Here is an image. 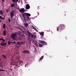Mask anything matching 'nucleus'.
<instances>
[{
  "label": "nucleus",
  "mask_w": 76,
  "mask_h": 76,
  "mask_svg": "<svg viewBox=\"0 0 76 76\" xmlns=\"http://www.w3.org/2000/svg\"><path fill=\"white\" fill-rule=\"evenodd\" d=\"M23 63L22 61H18L17 63L16 64V62H15V61H12V62H10V64L11 65H12L13 66H14V65H15V66H19L20 64H21Z\"/></svg>",
  "instance_id": "obj_1"
},
{
  "label": "nucleus",
  "mask_w": 76,
  "mask_h": 76,
  "mask_svg": "<svg viewBox=\"0 0 76 76\" xmlns=\"http://www.w3.org/2000/svg\"><path fill=\"white\" fill-rule=\"evenodd\" d=\"M65 26L62 24H61L59 26V27H57V31H59V32H61L62 31L63 29H64V28H65Z\"/></svg>",
  "instance_id": "obj_2"
},
{
  "label": "nucleus",
  "mask_w": 76,
  "mask_h": 76,
  "mask_svg": "<svg viewBox=\"0 0 76 76\" xmlns=\"http://www.w3.org/2000/svg\"><path fill=\"white\" fill-rule=\"evenodd\" d=\"M22 16L24 20L26 21V16H28V17H30L31 16V14L28 13H24L22 14Z\"/></svg>",
  "instance_id": "obj_3"
},
{
  "label": "nucleus",
  "mask_w": 76,
  "mask_h": 76,
  "mask_svg": "<svg viewBox=\"0 0 76 76\" xmlns=\"http://www.w3.org/2000/svg\"><path fill=\"white\" fill-rule=\"evenodd\" d=\"M16 44L15 45V46L17 47V48H19V47L20 45H23V44H25V43L23 42H16Z\"/></svg>",
  "instance_id": "obj_4"
},
{
  "label": "nucleus",
  "mask_w": 76,
  "mask_h": 76,
  "mask_svg": "<svg viewBox=\"0 0 76 76\" xmlns=\"http://www.w3.org/2000/svg\"><path fill=\"white\" fill-rule=\"evenodd\" d=\"M11 38L12 39H15L17 38V32H15L11 35Z\"/></svg>",
  "instance_id": "obj_5"
},
{
  "label": "nucleus",
  "mask_w": 76,
  "mask_h": 76,
  "mask_svg": "<svg viewBox=\"0 0 76 76\" xmlns=\"http://www.w3.org/2000/svg\"><path fill=\"white\" fill-rule=\"evenodd\" d=\"M27 33L28 34H29V35L31 36V38H33V39H35L36 38L37 36L36 35H34L31 33V32H29V31H27Z\"/></svg>",
  "instance_id": "obj_6"
},
{
  "label": "nucleus",
  "mask_w": 76,
  "mask_h": 76,
  "mask_svg": "<svg viewBox=\"0 0 76 76\" xmlns=\"http://www.w3.org/2000/svg\"><path fill=\"white\" fill-rule=\"evenodd\" d=\"M39 42H40L43 45H47V43L44 41L39 40Z\"/></svg>",
  "instance_id": "obj_7"
},
{
  "label": "nucleus",
  "mask_w": 76,
  "mask_h": 76,
  "mask_svg": "<svg viewBox=\"0 0 76 76\" xmlns=\"http://www.w3.org/2000/svg\"><path fill=\"white\" fill-rule=\"evenodd\" d=\"M18 36L19 38H21L22 37L23 34L21 32L18 31Z\"/></svg>",
  "instance_id": "obj_8"
},
{
  "label": "nucleus",
  "mask_w": 76,
  "mask_h": 76,
  "mask_svg": "<svg viewBox=\"0 0 76 76\" xmlns=\"http://www.w3.org/2000/svg\"><path fill=\"white\" fill-rule=\"evenodd\" d=\"M15 11L12 10L11 12V18H13L15 16Z\"/></svg>",
  "instance_id": "obj_9"
},
{
  "label": "nucleus",
  "mask_w": 76,
  "mask_h": 76,
  "mask_svg": "<svg viewBox=\"0 0 76 76\" xmlns=\"http://www.w3.org/2000/svg\"><path fill=\"white\" fill-rule=\"evenodd\" d=\"M23 53H26V54H29V51L28 50H26L22 52Z\"/></svg>",
  "instance_id": "obj_10"
},
{
  "label": "nucleus",
  "mask_w": 76,
  "mask_h": 76,
  "mask_svg": "<svg viewBox=\"0 0 76 76\" xmlns=\"http://www.w3.org/2000/svg\"><path fill=\"white\" fill-rule=\"evenodd\" d=\"M6 42H5V43H1L0 44V45H1L2 46H6Z\"/></svg>",
  "instance_id": "obj_11"
},
{
  "label": "nucleus",
  "mask_w": 76,
  "mask_h": 76,
  "mask_svg": "<svg viewBox=\"0 0 76 76\" xmlns=\"http://www.w3.org/2000/svg\"><path fill=\"white\" fill-rule=\"evenodd\" d=\"M19 11L21 13L22 12H25V9L24 8H21V9L19 10Z\"/></svg>",
  "instance_id": "obj_12"
},
{
  "label": "nucleus",
  "mask_w": 76,
  "mask_h": 76,
  "mask_svg": "<svg viewBox=\"0 0 76 76\" xmlns=\"http://www.w3.org/2000/svg\"><path fill=\"white\" fill-rule=\"evenodd\" d=\"M26 9L28 10L30 9V6L29 4H27L26 6Z\"/></svg>",
  "instance_id": "obj_13"
},
{
  "label": "nucleus",
  "mask_w": 76,
  "mask_h": 76,
  "mask_svg": "<svg viewBox=\"0 0 76 76\" xmlns=\"http://www.w3.org/2000/svg\"><path fill=\"white\" fill-rule=\"evenodd\" d=\"M18 28L20 30V31H23V30H22V28H23V26H20L18 27Z\"/></svg>",
  "instance_id": "obj_14"
},
{
  "label": "nucleus",
  "mask_w": 76,
  "mask_h": 76,
  "mask_svg": "<svg viewBox=\"0 0 76 76\" xmlns=\"http://www.w3.org/2000/svg\"><path fill=\"white\" fill-rule=\"evenodd\" d=\"M38 45H39V47H40L41 48H42V47H43V45H42V44H41V43L39 42L38 43Z\"/></svg>",
  "instance_id": "obj_15"
},
{
  "label": "nucleus",
  "mask_w": 76,
  "mask_h": 76,
  "mask_svg": "<svg viewBox=\"0 0 76 76\" xmlns=\"http://www.w3.org/2000/svg\"><path fill=\"white\" fill-rule=\"evenodd\" d=\"M39 33L41 36H42V37H43L44 35V32L42 31L41 32H39Z\"/></svg>",
  "instance_id": "obj_16"
},
{
  "label": "nucleus",
  "mask_w": 76,
  "mask_h": 76,
  "mask_svg": "<svg viewBox=\"0 0 76 76\" xmlns=\"http://www.w3.org/2000/svg\"><path fill=\"white\" fill-rule=\"evenodd\" d=\"M18 0H12L13 3H17V2H18Z\"/></svg>",
  "instance_id": "obj_17"
},
{
  "label": "nucleus",
  "mask_w": 76,
  "mask_h": 76,
  "mask_svg": "<svg viewBox=\"0 0 76 76\" xmlns=\"http://www.w3.org/2000/svg\"><path fill=\"white\" fill-rule=\"evenodd\" d=\"M3 33L4 36H6V31L4 30L3 31Z\"/></svg>",
  "instance_id": "obj_18"
},
{
  "label": "nucleus",
  "mask_w": 76,
  "mask_h": 76,
  "mask_svg": "<svg viewBox=\"0 0 76 76\" xmlns=\"http://www.w3.org/2000/svg\"><path fill=\"white\" fill-rule=\"evenodd\" d=\"M23 25L26 26V27H27L28 26V23H23Z\"/></svg>",
  "instance_id": "obj_19"
},
{
  "label": "nucleus",
  "mask_w": 76,
  "mask_h": 76,
  "mask_svg": "<svg viewBox=\"0 0 76 76\" xmlns=\"http://www.w3.org/2000/svg\"><path fill=\"white\" fill-rule=\"evenodd\" d=\"M2 56L4 59H6L7 58V57L4 55H2Z\"/></svg>",
  "instance_id": "obj_20"
},
{
  "label": "nucleus",
  "mask_w": 76,
  "mask_h": 76,
  "mask_svg": "<svg viewBox=\"0 0 76 76\" xmlns=\"http://www.w3.org/2000/svg\"><path fill=\"white\" fill-rule=\"evenodd\" d=\"M15 4H11V7H15Z\"/></svg>",
  "instance_id": "obj_21"
},
{
  "label": "nucleus",
  "mask_w": 76,
  "mask_h": 76,
  "mask_svg": "<svg viewBox=\"0 0 76 76\" xmlns=\"http://www.w3.org/2000/svg\"><path fill=\"white\" fill-rule=\"evenodd\" d=\"M0 19H2V20H4L5 19L4 18H3L0 15Z\"/></svg>",
  "instance_id": "obj_22"
},
{
  "label": "nucleus",
  "mask_w": 76,
  "mask_h": 76,
  "mask_svg": "<svg viewBox=\"0 0 76 76\" xmlns=\"http://www.w3.org/2000/svg\"><path fill=\"white\" fill-rule=\"evenodd\" d=\"M3 28H4V29H5V28H6V25L5 24H3Z\"/></svg>",
  "instance_id": "obj_23"
},
{
  "label": "nucleus",
  "mask_w": 76,
  "mask_h": 76,
  "mask_svg": "<svg viewBox=\"0 0 76 76\" xmlns=\"http://www.w3.org/2000/svg\"><path fill=\"white\" fill-rule=\"evenodd\" d=\"M43 58H44V56H42L41 58L39 59V60H42V59H43Z\"/></svg>",
  "instance_id": "obj_24"
},
{
  "label": "nucleus",
  "mask_w": 76,
  "mask_h": 76,
  "mask_svg": "<svg viewBox=\"0 0 76 76\" xmlns=\"http://www.w3.org/2000/svg\"><path fill=\"white\" fill-rule=\"evenodd\" d=\"M5 71V70L3 69H0V72H4Z\"/></svg>",
  "instance_id": "obj_25"
},
{
  "label": "nucleus",
  "mask_w": 76,
  "mask_h": 76,
  "mask_svg": "<svg viewBox=\"0 0 76 76\" xmlns=\"http://www.w3.org/2000/svg\"><path fill=\"white\" fill-rule=\"evenodd\" d=\"M8 45H10L11 44V42H10V41H8Z\"/></svg>",
  "instance_id": "obj_26"
},
{
  "label": "nucleus",
  "mask_w": 76,
  "mask_h": 76,
  "mask_svg": "<svg viewBox=\"0 0 76 76\" xmlns=\"http://www.w3.org/2000/svg\"><path fill=\"white\" fill-rule=\"evenodd\" d=\"M25 21L26 22V21H25V20H23V23H25Z\"/></svg>",
  "instance_id": "obj_27"
},
{
  "label": "nucleus",
  "mask_w": 76,
  "mask_h": 76,
  "mask_svg": "<svg viewBox=\"0 0 76 76\" xmlns=\"http://www.w3.org/2000/svg\"><path fill=\"white\" fill-rule=\"evenodd\" d=\"M0 14H1V15H3V12H2V10H0Z\"/></svg>",
  "instance_id": "obj_28"
},
{
  "label": "nucleus",
  "mask_w": 76,
  "mask_h": 76,
  "mask_svg": "<svg viewBox=\"0 0 76 76\" xmlns=\"http://www.w3.org/2000/svg\"><path fill=\"white\" fill-rule=\"evenodd\" d=\"M2 40L3 42H5V40L3 39H2Z\"/></svg>",
  "instance_id": "obj_29"
},
{
  "label": "nucleus",
  "mask_w": 76,
  "mask_h": 76,
  "mask_svg": "<svg viewBox=\"0 0 76 76\" xmlns=\"http://www.w3.org/2000/svg\"><path fill=\"white\" fill-rule=\"evenodd\" d=\"M6 12L7 13H8V12H9V9H7L6 10Z\"/></svg>",
  "instance_id": "obj_30"
},
{
  "label": "nucleus",
  "mask_w": 76,
  "mask_h": 76,
  "mask_svg": "<svg viewBox=\"0 0 76 76\" xmlns=\"http://www.w3.org/2000/svg\"><path fill=\"white\" fill-rule=\"evenodd\" d=\"M8 20L9 21V22H10L11 20L10 19V18H8Z\"/></svg>",
  "instance_id": "obj_31"
},
{
  "label": "nucleus",
  "mask_w": 76,
  "mask_h": 76,
  "mask_svg": "<svg viewBox=\"0 0 76 76\" xmlns=\"http://www.w3.org/2000/svg\"><path fill=\"white\" fill-rule=\"evenodd\" d=\"M11 19L12 20H14V18H13V17H11Z\"/></svg>",
  "instance_id": "obj_32"
},
{
  "label": "nucleus",
  "mask_w": 76,
  "mask_h": 76,
  "mask_svg": "<svg viewBox=\"0 0 76 76\" xmlns=\"http://www.w3.org/2000/svg\"><path fill=\"white\" fill-rule=\"evenodd\" d=\"M33 42H36V41L34 39V40H33Z\"/></svg>",
  "instance_id": "obj_33"
},
{
  "label": "nucleus",
  "mask_w": 76,
  "mask_h": 76,
  "mask_svg": "<svg viewBox=\"0 0 76 76\" xmlns=\"http://www.w3.org/2000/svg\"><path fill=\"white\" fill-rule=\"evenodd\" d=\"M1 68H2V69H3V66L1 65Z\"/></svg>",
  "instance_id": "obj_34"
},
{
  "label": "nucleus",
  "mask_w": 76,
  "mask_h": 76,
  "mask_svg": "<svg viewBox=\"0 0 76 76\" xmlns=\"http://www.w3.org/2000/svg\"><path fill=\"white\" fill-rule=\"evenodd\" d=\"M5 1V0H2V2H4Z\"/></svg>",
  "instance_id": "obj_35"
},
{
  "label": "nucleus",
  "mask_w": 76,
  "mask_h": 76,
  "mask_svg": "<svg viewBox=\"0 0 76 76\" xmlns=\"http://www.w3.org/2000/svg\"><path fill=\"white\" fill-rule=\"evenodd\" d=\"M26 18H27V19H29V17H26Z\"/></svg>",
  "instance_id": "obj_36"
},
{
  "label": "nucleus",
  "mask_w": 76,
  "mask_h": 76,
  "mask_svg": "<svg viewBox=\"0 0 76 76\" xmlns=\"http://www.w3.org/2000/svg\"><path fill=\"white\" fill-rule=\"evenodd\" d=\"M35 31H37V32H38V30H37L36 29V28H35Z\"/></svg>",
  "instance_id": "obj_37"
},
{
  "label": "nucleus",
  "mask_w": 76,
  "mask_h": 76,
  "mask_svg": "<svg viewBox=\"0 0 76 76\" xmlns=\"http://www.w3.org/2000/svg\"><path fill=\"white\" fill-rule=\"evenodd\" d=\"M13 44H16V42H13Z\"/></svg>",
  "instance_id": "obj_38"
},
{
  "label": "nucleus",
  "mask_w": 76,
  "mask_h": 76,
  "mask_svg": "<svg viewBox=\"0 0 76 76\" xmlns=\"http://www.w3.org/2000/svg\"><path fill=\"white\" fill-rule=\"evenodd\" d=\"M36 47H38V44H37V45H36Z\"/></svg>",
  "instance_id": "obj_39"
},
{
  "label": "nucleus",
  "mask_w": 76,
  "mask_h": 76,
  "mask_svg": "<svg viewBox=\"0 0 76 76\" xmlns=\"http://www.w3.org/2000/svg\"><path fill=\"white\" fill-rule=\"evenodd\" d=\"M37 13L38 14V15L37 16H38V15H39V13H38V12H37Z\"/></svg>",
  "instance_id": "obj_40"
},
{
  "label": "nucleus",
  "mask_w": 76,
  "mask_h": 76,
  "mask_svg": "<svg viewBox=\"0 0 76 76\" xmlns=\"http://www.w3.org/2000/svg\"><path fill=\"white\" fill-rule=\"evenodd\" d=\"M2 40V38L0 39V41H1Z\"/></svg>",
  "instance_id": "obj_41"
},
{
  "label": "nucleus",
  "mask_w": 76,
  "mask_h": 76,
  "mask_svg": "<svg viewBox=\"0 0 76 76\" xmlns=\"http://www.w3.org/2000/svg\"><path fill=\"white\" fill-rule=\"evenodd\" d=\"M1 58H0V61H1Z\"/></svg>",
  "instance_id": "obj_42"
},
{
  "label": "nucleus",
  "mask_w": 76,
  "mask_h": 76,
  "mask_svg": "<svg viewBox=\"0 0 76 76\" xmlns=\"http://www.w3.org/2000/svg\"><path fill=\"white\" fill-rule=\"evenodd\" d=\"M13 42H11V44H13Z\"/></svg>",
  "instance_id": "obj_43"
},
{
  "label": "nucleus",
  "mask_w": 76,
  "mask_h": 76,
  "mask_svg": "<svg viewBox=\"0 0 76 76\" xmlns=\"http://www.w3.org/2000/svg\"><path fill=\"white\" fill-rule=\"evenodd\" d=\"M1 22V20H0V23Z\"/></svg>",
  "instance_id": "obj_44"
},
{
  "label": "nucleus",
  "mask_w": 76,
  "mask_h": 76,
  "mask_svg": "<svg viewBox=\"0 0 76 76\" xmlns=\"http://www.w3.org/2000/svg\"><path fill=\"white\" fill-rule=\"evenodd\" d=\"M27 64H28V63H27Z\"/></svg>",
  "instance_id": "obj_45"
},
{
  "label": "nucleus",
  "mask_w": 76,
  "mask_h": 76,
  "mask_svg": "<svg viewBox=\"0 0 76 76\" xmlns=\"http://www.w3.org/2000/svg\"><path fill=\"white\" fill-rule=\"evenodd\" d=\"M17 60V59H16V60Z\"/></svg>",
  "instance_id": "obj_46"
}]
</instances>
